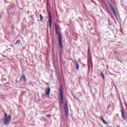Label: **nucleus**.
<instances>
[{
	"label": "nucleus",
	"mask_w": 127,
	"mask_h": 127,
	"mask_svg": "<svg viewBox=\"0 0 127 127\" xmlns=\"http://www.w3.org/2000/svg\"><path fill=\"white\" fill-rule=\"evenodd\" d=\"M59 29H60V27L55 24L56 34V35H58L59 47L62 49L63 48V44L62 43V35H61V33L59 32Z\"/></svg>",
	"instance_id": "1"
},
{
	"label": "nucleus",
	"mask_w": 127,
	"mask_h": 127,
	"mask_svg": "<svg viewBox=\"0 0 127 127\" xmlns=\"http://www.w3.org/2000/svg\"><path fill=\"white\" fill-rule=\"evenodd\" d=\"M49 27L51 28L52 27V15H51V13L49 11Z\"/></svg>",
	"instance_id": "4"
},
{
	"label": "nucleus",
	"mask_w": 127,
	"mask_h": 127,
	"mask_svg": "<svg viewBox=\"0 0 127 127\" xmlns=\"http://www.w3.org/2000/svg\"><path fill=\"white\" fill-rule=\"evenodd\" d=\"M110 7H111V9H113V8H114V6L113 5H112V4H110Z\"/></svg>",
	"instance_id": "16"
},
{
	"label": "nucleus",
	"mask_w": 127,
	"mask_h": 127,
	"mask_svg": "<svg viewBox=\"0 0 127 127\" xmlns=\"http://www.w3.org/2000/svg\"><path fill=\"white\" fill-rule=\"evenodd\" d=\"M24 82L26 83V78L25 77V75H22L20 78V82Z\"/></svg>",
	"instance_id": "5"
},
{
	"label": "nucleus",
	"mask_w": 127,
	"mask_h": 127,
	"mask_svg": "<svg viewBox=\"0 0 127 127\" xmlns=\"http://www.w3.org/2000/svg\"><path fill=\"white\" fill-rule=\"evenodd\" d=\"M60 101L59 102V107L60 109H62V106L63 105V103L64 101L63 100L64 96H63V89L62 87H61L60 91Z\"/></svg>",
	"instance_id": "2"
},
{
	"label": "nucleus",
	"mask_w": 127,
	"mask_h": 127,
	"mask_svg": "<svg viewBox=\"0 0 127 127\" xmlns=\"http://www.w3.org/2000/svg\"><path fill=\"white\" fill-rule=\"evenodd\" d=\"M100 75H101V77H102V78L103 79L104 81H105V75H104V73H103V72H101L100 73Z\"/></svg>",
	"instance_id": "11"
},
{
	"label": "nucleus",
	"mask_w": 127,
	"mask_h": 127,
	"mask_svg": "<svg viewBox=\"0 0 127 127\" xmlns=\"http://www.w3.org/2000/svg\"><path fill=\"white\" fill-rule=\"evenodd\" d=\"M11 120V115H9L7 117V114H6V113H4V125H5L6 126H7V125H9V123Z\"/></svg>",
	"instance_id": "3"
},
{
	"label": "nucleus",
	"mask_w": 127,
	"mask_h": 127,
	"mask_svg": "<svg viewBox=\"0 0 127 127\" xmlns=\"http://www.w3.org/2000/svg\"><path fill=\"white\" fill-rule=\"evenodd\" d=\"M2 57H5V56L2 55Z\"/></svg>",
	"instance_id": "18"
},
{
	"label": "nucleus",
	"mask_w": 127,
	"mask_h": 127,
	"mask_svg": "<svg viewBox=\"0 0 127 127\" xmlns=\"http://www.w3.org/2000/svg\"><path fill=\"white\" fill-rule=\"evenodd\" d=\"M20 42V41L19 40H18L16 42V43H15V45H16V44H17L18 43H19Z\"/></svg>",
	"instance_id": "15"
},
{
	"label": "nucleus",
	"mask_w": 127,
	"mask_h": 127,
	"mask_svg": "<svg viewBox=\"0 0 127 127\" xmlns=\"http://www.w3.org/2000/svg\"><path fill=\"white\" fill-rule=\"evenodd\" d=\"M75 68H76V70H78L79 71V64H78V63H76Z\"/></svg>",
	"instance_id": "12"
},
{
	"label": "nucleus",
	"mask_w": 127,
	"mask_h": 127,
	"mask_svg": "<svg viewBox=\"0 0 127 127\" xmlns=\"http://www.w3.org/2000/svg\"><path fill=\"white\" fill-rule=\"evenodd\" d=\"M68 105L66 103L64 104V111H68Z\"/></svg>",
	"instance_id": "8"
},
{
	"label": "nucleus",
	"mask_w": 127,
	"mask_h": 127,
	"mask_svg": "<svg viewBox=\"0 0 127 127\" xmlns=\"http://www.w3.org/2000/svg\"><path fill=\"white\" fill-rule=\"evenodd\" d=\"M111 10H112V12L113 13V14H114V15H117V13L116 12V10H115V8L111 9Z\"/></svg>",
	"instance_id": "10"
},
{
	"label": "nucleus",
	"mask_w": 127,
	"mask_h": 127,
	"mask_svg": "<svg viewBox=\"0 0 127 127\" xmlns=\"http://www.w3.org/2000/svg\"><path fill=\"white\" fill-rule=\"evenodd\" d=\"M40 21H42L43 20V16L41 14H40Z\"/></svg>",
	"instance_id": "14"
},
{
	"label": "nucleus",
	"mask_w": 127,
	"mask_h": 127,
	"mask_svg": "<svg viewBox=\"0 0 127 127\" xmlns=\"http://www.w3.org/2000/svg\"><path fill=\"white\" fill-rule=\"evenodd\" d=\"M121 113H122V117L124 121L126 120V115H125V112H124V110H121Z\"/></svg>",
	"instance_id": "7"
},
{
	"label": "nucleus",
	"mask_w": 127,
	"mask_h": 127,
	"mask_svg": "<svg viewBox=\"0 0 127 127\" xmlns=\"http://www.w3.org/2000/svg\"><path fill=\"white\" fill-rule=\"evenodd\" d=\"M65 112V118H68V111H64Z\"/></svg>",
	"instance_id": "13"
},
{
	"label": "nucleus",
	"mask_w": 127,
	"mask_h": 127,
	"mask_svg": "<svg viewBox=\"0 0 127 127\" xmlns=\"http://www.w3.org/2000/svg\"><path fill=\"white\" fill-rule=\"evenodd\" d=\"M47 118H51V115H46Z\"/></svg>",
	"instance_id": "17"
},
{
	"label": "nucleus",
	"mask_w": 127,
	"mask_h": 127,
	"mask_svg": "<svg viewBox=\"0 0 127 127\" xmlns=\"http://www.w3.org/2000/svg\"><path fill=\"white\" fill-rule=\"evenodd\" d=\"M101 120H102V122L104 125H108V123L105 121V120H104V118H103V117L101 116Z\"/></svg>",
	"instance_id": "9"
},
{
	"label": "nucleus",
	"mask_w": 127,
	"mask_h": 127,
	"mask_svg": "<svg viewBox=\"0 0 127 127\" xmlns=\"http://www.w3.org/2000/svg\"><path fill=\"white\" fill-rule=\"evenodd\" d=\"M9 50H10V49H9Z\"/></svg>",
	"instance_id": "19"
},
{
	"label": "nucleus",
	"mask_w": 127,
	"mask_h": 127,
	"mask_svg": "<svg viewBox=\"0 0 127 127\" xmlns=\"http://www.w3.org/2000/svg\"><path fill=\"white\" fill-rule=\"evenodd\" d=\"M50 88L48 87L47 89L46 90L45 94L47 96H49V95H50Z\"/></svg>",
	"instance_id": "6"
}]
</instances>
